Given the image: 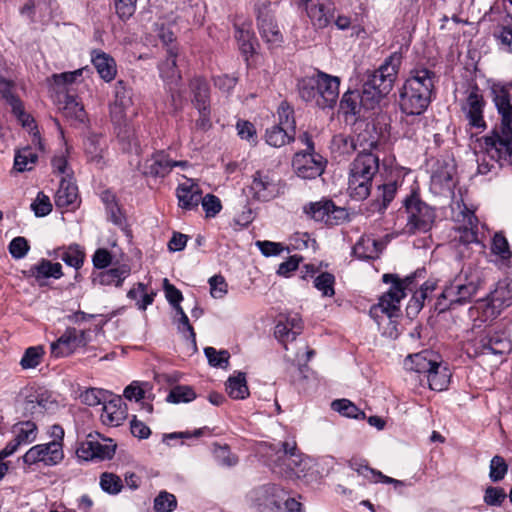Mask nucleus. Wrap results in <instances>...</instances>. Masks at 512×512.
<instances>
[{"label": "nucleus", "instance_id": "obj_1", "mask_svg": "<svg viewBox=\"0 0 512 512\" xmlns=\"http://www.w3.org/2000/svg\"><path fill=\"white\" fill-rule=\"evenodd\" d=\"M481 285L478 274L462 270L458 275L445 284L435 302L438 313L457 310L471 303Z\"/></svg>", "mask_w": 512, "mask_h": 512}, {"label": "nucleus", "instance_id": "obj_2", "mask_svg": "<svg viewBox=\"0 0 512 512\" xmlns=\"http://www.w3.org/2000/svg\"><path fill=\"white\" fill-rule=\"evenodd\" d=\"M378 134L374 125L366 124L364 132L358 134L359 152L350 165V174L373 179L379 171V157L372 153L378 147Z\"/></svg>", "mask_w": 512, "mask_h": 512}, {"label": "nucleus", "instance_id": "obj_3", "mask_svg": "<svg viewBox=\"0 0 512 512\" xmlns=\"http://www.w3.org/2000/svg\"><path fill=\"white\" fill-rule=\"evenodd\" d=\"M407 215L406 232L410 235L427 233L431 230L436 213L435 209L424 202L418 190L413 189L403 200Z\"/></svg>", "mask_w": 512, "mask_h": 512}, {"label": "nucleus", "instance_id": "obj_4", "mask_svg": "<svg viewBox=\"0 0 512 512\" xmlns=\"http://www.w3.org/2000/svg\"><path fill=\"white\" fill-rule=\"evenodd\" d=\"M507 138L505 129H503V120L499 127L493 129L490 135L483 138L485 151L477 155V172L481 175H486L496 168V164L503 166L504 164H512L508 156L504 154V145L500 146V142Z\"/></svg>", "mask_w": 512, "mask_h": 512}, {"label": "nucleus", "instance_id": "obj_5", "mask_svg": "<svg viewBox=\"0 0 512 512\" xmlns=\"http://www.w3.org/2000/svg\"><path fill=\"white\" fill-rule=\"evenodd\" d=\"M401 61L400 53H392L378 70L368 76L363 84V94L365 96H387L393 88Z\"/></svg>", "mask_w": 512, "mask_h": 512}, {"label": "nucleus", "instance_id": "obj_6", "mask_svg": "<svg viewBox=\"0 0 512 512\" xmlns=\"http://www.w3.org/2000/svg\"><path fill=\"white\" fill-rule=\"evenodd\" d=\"M116 448L117 445L112 439L101 437L99 433H90L85 440L78 443L76 455L84 461L111 460Z\"/></svg>", "mask_w": 512, "mask_h": 512}, {"label": "nucleus", "instance_id": "obj_7", "mask_svg": "<svg viewBox=\"0 0 512 512\" xmlns=\"http://www.w3.org/2000/svg\"><path fill=\"white\" fill-rule=\"evenodd\" d=\"M285 490L277 484H263L252 489L249 493L251 506L257 512H283L281 505Z\"/></svg>", "mask_w": 512, "mask_h": 512}, {"label": "nucleus", "instance_id": "obj_8", "mask_svg": "<svg viewBox=\"0 0 512 512\" xmlns=\"http://www.w3.org/2000/svg\"><path fill=\"white\" fill-rule=\"evenodd\" d=\"M64 458L63 445L59 441H51L32 446L22 456L28 466L42 463L44 466H55Z\"/></svg>", "mask_w": 512, "mask_h": 512}, {"label": "nucleus", "instance_id": "obj_9", "mask_svg": "<svg viewBox=\"0 0 512 512\" xmlns=\"http://www.w3.org/2000/svg\"><path fill=\"white\" fill-rule=\"evenodd\" d=\"M340 78L318 71L314 76L302 79L299 82V91L308 96H338Z\"/></svg>", "mask_w": 512, "mask_h": 512}, {"label": "nucleus", "instance_id": "obj_10", "mask_svg": "<svg viewBox=\"0 0 512 512\" xmlns=\"http://www.w3.org/2000/svg\"><path fill=\"white\" fill-rule=\"evenodd\" d=\"M327 160L315 151L296 152L292 159V167L296 175L302 179H315L321 176Z\"/></svg>", "mask_w": 512, "mask_h": 512}, {"label": "nucleus", "instance_id": "obj_11", "mask_svg": "<svg viewBox=\"0 0 512 512\" xmlns=\"http://www.w3.org/2000/svg\"><path fill=\"white\" fill-rule=\"evenodd\" d=\"M456 165L452 162L437 161L431 175V187L439 194H453L457 184Z\"/></svg>", "mask_w": 512, "mask_h": 512}, {"label": "nucleus", "instance_id": "obj_12", "mask_svg": "<svg viewBox=\"0 0 512 512\" xmlns=\"http://www.w3.org/2000/svg\"><path fill=\"white\" fill-rule=\"evenodd\" d=\"M11 432L14 437L4 447V454H14L21 446L33 443L37 439L38 426L31 420L19 421L12 426Z\"/></svg>", "mask_w": 512, "mask_h": 512}, {"label": "nucleus", "instance_id": "obj_13", "mask_svg": "<svg viewBox=\"0 0 512 512\" xmlns=\"http://www.w3.org/2000/svg\"><path fill=\"white\" fill-rule=\"evenodd\" d=\"M254 199L268 201L279 194L278 183L269 171H256L249 186Z\"/></svg>", "mask_w": 512, "mask_h": 512}, {"label": "nucleus", "instance_id": "obj_14", "mask_svg": "<svg viewBox=\"0 0 512 512\" xmlns=\"http://www.w3.org/2000/svg\"><path fill=\"white\" fill-rule=\"evenodd\" d=\"M341 98L339 103V113L344 117V120L348 124H355L359 120H365L367 118L368 108L366 107L368 102L379 104V98Z\"/></svg>", "mask_w": 512, "mask_h": 512}, {"label": "nucleus", "instance_id": "obj_15", "mask_svg": "<svg viewBox=\"0 0 512 512\" xmlns=\"http://www.w3.org/2000/svg\"><path fill=\"white\" fill-rule=\"evenodd\" d=\"M433 88L434 74L427 69H420L406 81L401 96H429Z\"/></svg>", "mask_w": 512, "mask_h": 512}, {"label": "nucleus", "instance_id": "obj_16", "mask_svg": "<svg viewBox=\"0 0 512 512\" xmlns=\"http://www.w3.org/2000/svg\"><path fill=\"white\" fill-rule=\"evenodd\" d=\"M23 274L26 278H33L42 287L47 285L49 278L60 279L63 276V271L60 263L42 258L38 263L23 271Z\"/></svg>", "mask_w": 512, "mask_h": 512}, {"label": "nucleus", "instance_id": "obj_17", "mask_svg": "<svg viewBox=\"0 0 512 512\" xmlns=\"http://www.w3.org/2000/svg\"><path fill=\"white\" fill-rule=\"evenodd\" d=\"M145 177L164 178L171 172V157L167 150H157L141 166Z\"/></svg>", "mask_w": 512, "mask_h": 512}, {"label": "nucleus", "instance_id": "obj_18", "mask_svg": "<svg viewBox=\"0 0 512 512\" xmlns=\"http://www.w3.org/2000/svg\"><path fill=\"white\" fill-rule=\"evenodd\" d=\"M12 107V112L17 121L23 128H26L31 135V143L40 151H44V144L38 130L35 119L24 110V106L20 98H8Z\"/></svg>", "mask_w": 512, "mask_h": 512}, {"label": "nucleus", "instance_id": "obj_19", "mask_svg": "<svg viewBox=\"0 0 512 512\" xmlns=\"http://www.w3.org/2000/svg\"><path fill=\"white\" fill-rule=\"evenodd\" d=\"M440 355L432 350H423L419 353L409 355L405 361V367L425 377L440 364Z\"/></svg>", "mask_w": 512, "mask_h": 512}, {"label": "nucleus", "instance_id": "obj_20", "mask_svg": "<svg viewBox=\"0 0 512 512\" xmlns=\"http://www.w3.org/2000/svg\"><path fill=\"white\" fill-rule=\"evenodd\" d=\"M335 6L332 0H310L306 8L308 17L317 28H325L334 17Z\"/></svg>", "mask_w": 512, "mask_h": 512}, {"label": "nucleus", "instance_id": "obj_21", "mask_svg": "<svg viewBox=\"0 0 512 512\" xmlns=\"http://www.w3.org/2000/svg\"><path fill=\"white\" fill-rule=\"evenodd\" d=\"M482 353L503 355L512 349V343L505 330L489 331L479 341Z\"/></svg>", "mask_w": 512, "mask_h": 512}, {"label": "nucleus", "instance_id": "obj_22", "mask_svg": "<svg viewBox=\"0 0 512 512\" xmlns=\"http://www.w3.org/2000/svg\"><path fill=\"white\" fill-rule=\"evenodd\" d=\"M84 151L87 161L97 168L103 169L106 166L104 154L107 151V144L102 134L91 132L84 140Z\"/></svg>", "mask_w": 512, "mask_h": 512}, {"label": "nucleus", "instance_id": "obj_23", "mask_svg": "<svg viewBox=\"0 0 512 512\" xmlns=\"http://www.w3.org/2000/svg\"><path fill=\"white\" fill-rule=\"evenodd\" d=\"M127 417V408L120 396L106 400L103 403L101 421L111 427L120 426Z\"/></svg>", "mask_w": 512, "mask_h": 512}, {"label": "nucleus", "instance_id": "obj_24", "mask_svg": "<svg viewBox=\"0 0 512 512\" xmlns=\"http://www.w3.org/2000/svg\"><path fill=\"white\" fill-rule=\"evenodd\" d=\"M176 196L179 207L189 211L198 207L202 200V190L198 184L188 179L186 182L180 183L177 186Z\"/></svg>", "mask_w": 512, "mask_h": 512}, {"label": "nucleus", "instance_id": "obj_25", "mask_svg": "<svg viewBox=\"0 0 512 512\" xmlns=\"http://www.w3.org/2000/svg\"><path fill=\"white\" fill-rule=\"evenodd\" d=\"M495 101V105L500 113L503 120V129H505L507 138L504 142L502 141V146L504 145V154L508 156V159L512 161V104L510 102L511 98H493ZM501 146V143L499 144Z\"/></svg>", "mask_w": 512, "mask_h": 512}, {"label": "nucleus", "instance_id": "obj_26", "mask_svg": "<svg viewBox=\"0 0 512 512\" xmlns=\"http://www.w3.org/2000/svg\"><path fill=\"white\" fill-rule=\"evenodd\" d=\"M57 208L74 210L79 204L78 188L75 183L62 178L54 196Z\"/></svg>", "mask_w": 512, "mask_h": 512}, {"label": "nucleus", "instance_id": "obj_27", "mask_svg": "<svg viewBox=\"0 0 512 512\" xmlns=\"http://www.w3.org/2000/svg\"><path fill=\"white\" fill-rule=\"evenodd\" d=\"M258 27L262 38L272 46H279L283 36L269 11L258 10Z\"/></svg>", "mask_w": 512, "mask_h": 512}, {"label": "nucleus", "instance_id": "obj_28", "mask_svg": "<svg viewBox=\"0 0 512 512\" xmlns=\"http://www.w3.org/2000/svg\"><path fill=\"white\" fill-rule=\"evenodd\" d=\"M91 62L103 80L109 82L115 78L117 66L115 60L109 54L98 49L92 50Z\"/></svg>", "mask_w": 512, "mask_h": 512}, {"label": "nucleus", "instance_id": "obj_29", "mask_svg": "<svg viewBox=\"0 0 512 512\" xmlns=\"http://www.w3.org/2000/svg\"><path fill=\"white\" fill-rule=\"evenodd\" d=\"M76 328L68 327L64 333L50 345L51 355L56 358L67 357L77 348Z\"/></svg>", "mask_w": 512, "mask_h": 512}, {"label": "nucleus", "instance_id": "obj_30", "mask_svg": "<svg viewBox=\"0 0 512 512\" xmlns=\"http://www.w3.org/2000/svg\"><path fill=\"white\" fill-rule=\"evenodd\" d=\"M130 267L126 264L120 265L115 268L101 271L92 277L93 284L103 286L121 287L124 280L130 275Z\"/></svg>", "mask_w": 512, "mask_h": 512}, {"label": "nucleus", "instance_id": "obj_31", "mask_svg": "<svg viewBox=\"0 0 512 512\" xmlns=\"http://www.w3.org/2000/svg\"><path fill=\"white\" fill-rule=\"evenodd\" d=\"M117 141L120 148L125 153H138L140 151V141L136 135V130L131 123L114 128Z\"/></svg>", "mask_w": 512, "mask_h": 512}, {"label": "nucleus", "instance_id": "obj_32", "mask_svg": "<svg viewBox=\"0 0 512 512\" xmlns=\"http://www.w3.org/2000/svg\"><path fill=\"white\" fill-rule=\"evenodd\" d=\"M467 99V103L462 105V110L465 112L469 125L477 129H485L486 123L483 118L484 98Z\"/></svg>", "mask_w": 512, "mask_h": 512}, {"label": "nucleus", "instance_id": "obj_33", "mask_svg": "<svg viewBox=\"0 0 512 512\" xmlns=\"http://www.w3.org/2000/svg\"><path fill=\"white\" fill-rule=\"evenodd\" d=\"M89 73L90 69L86 66L70 72L53 74L51 76V83L58 89V92L68 91L69 87L80 83L84 75H88Z\"/></svg>", "mask_w": 512, "mask_h": 512}, {"label": "nucleus", "instance_id": "obj_34", "mask_svg": "<svg viewBox=\"0 0 512 512\" xmlns=\"http://www.w3.org/2000/svg\"><path fill=\"white\" fill-rule=\"evenodd\" d=\"M358 146V137L354 139V137L350 135L339 133L332 137L330 150L335 158L345 157L352 155Z\"/></svg>", "mask_w": 512, "mask_h": 512}, {"label": "nucleus", "instance_id": "obj_35", "mask_svg": "<svg viewBox=\"0 0 512 512\" xmlns=\"http://www.w3.org/2000/svg\"><path fill=\"white\" fill-rule=\"evenodd\" d=\"M295 136L296 134L291 129L274 124L266 129L265 141L272 147L280 148L295 141Z\"/></svg>", "mask_w": 512, "mask_h": 512}, {"label": "nucleus", "instance_id": "obj_36", "mask_svg": "<svg viewBox=\"0 0 512 512\" xmlns=\"http://www.w3.org/2000/svg\"><path fill=\"white\" fill-rule=\"evenodd\" d=\"M57 257L67 266L78 271L84 264L86 254L80 245L71 244L68 247L59 248L57 250Z\"/></svg>", "mask_w": 512, "mask_h": 512}, {"label": "nucleus", "instance_id": "obj_37", "mask_svg": "<svg viewBox=\"0 0 512 512\" xmlns=\"http://www.w3.org/2000/svg\"><path fill=\"white\" fill-rule=\"evenodd\" d=\"M372 180L370 178L357 177L349 173L348 191L352 199L363 201L368 198L371 193Z\"/></svg>", "mask_w": 512, "mask_h": 512}, {"label": "nucleus", "instance_id": "obj_38", "mask_svg": "<svg viewBox=\"0 0 512 512\" xmlns=\"http://www.w3.org/2000/svg\"><path fill=\"white\" fill-rule=\"evenodd\" d=\"M330 208H333V201L323 198L320 201L309 202L304 205L303 212L308 218L316 222H323L327 225Z\"/></svg>", "mask_w": 512, "mask_h": 512}, {"label": "nucleus", "instance_id": "obj_39", "mask_svg": "<svg viewBox=\"0 0 512 512\" xmlns=\"http://www.w3.org/2000/svg\"><path fill=\"white\" fill-rule=\"evenodd\" d=\"M397 189L398 186L396 181L379 185V195L377 199L372 203L373 210L383 214L390 205V203L394 200L397 193Z\"/></svg>", "mask_w": 512, "mask_h": 512}, {"label": "nucleus", "instance_id": "obj_40", "mask_svg": "<svg viewBox=\"0 0 512 512\" xmlns=\"http://www.w3.org/2000/svg\"><path fill=\"white\" fill-rule=\"evenodd\" d=\"M132 105V98H115L110 104V117L115 127L130 123L128 121L127 110Z\"/></svg>", "mask_w": 512, "mask_h": 512}, {"label": "nucleus", "instance_id": "obj_41", "mask_svg": "<svg viewBox=\"0 0 512 512\" xmlns=\"http://www.w3.org/2000/svg\"><path fill=\"white\" fill-rule=\"evenodd\" d=\"M38 161V155L31 146L19 149L14 157V169L17 172L31 171Z\"/></svg>", "mask_w": 512, "mask_h": 512}, {"label": "nucleus", "instance_id": "obj_42", "mask_svg": "<svg viewBox=\"0 0 512 512\" xmlns=\"http://www.w3.org/2000/svg\"><path fill=\"white\" fill-rule=\"evenodd\" d=\"M192 105L199 113L195 126L197 129L207 131L212 126L210 98H193Z\"/></svg>", "mask_w": 512, "mask_h": 512}, {"label": "nucleus", "instance_id": "obj_43", "mask_svg": "<svg viewBox=\"0 0 512 512\" xmlns=\"http://www.w3.org/2000/svg\"><path fill=\"white\" fill-rule=\"evenodd\" d=\"M235 38L238 42L239 49L244 55L252 54L255 50V38L251 31L250 24L236 25Z\"/></svg>", "mask_w": 512, "mask_h": 512}, {"label": "nucleus", "instance_id": "obj_44", "mask_svg": "<svg viewBox=\"0 0 512 512\" xmlns=\"http://www.w3.org/2000/svg\"><path fill=\"white\" fill-rule=\"evenodd\" d=\"M226 391L233 399H245L249 395L245 373L239 372L236 376L229 377Z\"/></svg>", "mask_w": 512, "mask_h": 512}, {"label": "nucleus", "instance_id": "obj_45", "mask_svg": "<svg viewBox=\"0 0 512 512\" xmlns=\"http://www.w3.org/2000/svg\"><path fill=\"white\" fill-rule=\"evenodd\" d=\"M431 98H400V110L406 116H419L430 105Z\"/></svg>", "mask_w": 512, "mask_h": 512}, {"label": "nucleus", "instance_id": "obj_46", "mask_svg": "<svg viewBox=\"0 0 512 512\" xmlns=\"http://www.w3.org/2000/svg\"><path fill=\"white\" fill-rule=\"evenodd\" d=\"M490 250L502 263H508L512 258L509 242L502 231L496 232L492 237Z\"/></svg>", "mask_w": 512, "mask_h": 512}, {"label": "nucleus", "instance_id": "obj_47", "mask_svg": "<svg viewBox=\"0 0 512 512\" xmlns=\"http://www.w3.org/2000/svg\"><path fill=\"white\" fill-rule=\"evenodd\" d=\"M167 54V59L164 62H161L158 66L159 73L162 79L171 80V82H174L177 78H179L178 70L176 68V48L168 47Z\"/></svg>", "mask_w": 512, "mask_h": 512}, {"label": "nucleus", "instance_id": "obj_48", "mask_svg": "<svg viewBox=\"0 0 512 512\" xmlns=\"http://www.w3.org/2000/svg\"><path fill=\"white\" fill-rule=\"evenodd\" d=\"M450 373L447 367L442 366V361L437 369H433L431 373L427 374L426 378L429 388L434 391L445 390L449 384Z\"/></svg>", "mask_w": 512, "mask_h": 512}, {"label": "nucleus", "instance_id": "obj_49", "mask_svg": "<svg viewBox=\"0 0 512 512\" xmlns=\"http://www.w3.org/2000/svg\"><path fill=\"white\" fill-rule=\"evenodd\" d=\"M77 99L78 98H64V101H59L58 104H63L60 109L65 117L75 119L79 122H84L86 118L84 105Z\"/></svg>", "mask_w": 512, "mask_h": 512}, {"label": "nucleus", "instance_id": "obj_50", "mask_svg": "<svg viewBox=\"0 0 512 512\" xmlns=\"http://www.w3.org/2000/svg\"><path fill=\"white\" fill-rule=\"evenodd\" d=\"M99 486L103 492L109 495H117L122 491L124 484L117 474L103 472L99 476Z\"/></svg>", "mask_w": 512, "mask_h": 512}, {"label": "nucleus", "instance_id": "obj_51", "mask_svg": "<svg viewBox=\"0 0 512 512\" xmlns=\"http://www.w3.org/2000/svg\"><path fill=\"white\" fill-rule=\"evenodd\" d=\"M377 244L376 240L362 236L353 246L352 253L360 260L374 259Z\"/></svg>", "mask_w": 512, "mask_h": 512}, {"label": "nucleus", "instance_id": "obj_52", "mask_svg": "<svg viewBox=\"0 0 512 512\" xmlns=\"http://www.w3.org/2000/svg\"><path fill=\"white\" fill-rule=\"evenodd\" d=\"M331 408L342 416L354 419H364L365 412L359 409L353 402L348 399H337L331 403Z\"/></svg>", "mask_w": 512, "mask_h": 512}, {"label": "nucleus", "instance_id": "obj_53", "mask_svg": "<svg viewBox=\"0 0 512 512\" xmlns=\"http://www.w3.org/2000/svg\"><path fill=\"white\" fill-rule=\"evenodd\" d=\"M197 397L194 389L189 385L174 386L166 397L168 403L179 404L189 403Z\"/></svg>", "mask_w": 512, "mask_h": 512}, {"label": "nucleus", "instance_id": "obj_54", "mask_svg": "<svg viewBox=\"0 0 512 512\" xmlns=\"http://www.w3.org/2000/svg\"><path fill=\"white\" fill-rule=\"evenodd\" d=\"M382 281L386 284H391L389 290L384 294L391 301L392 299H396L401 301L405 296L404 283L402 279L397 274L386 273L382 276Z\"/></svg>", "mask_w": 512, "mask_h": 512}, {"label": "nucleus", "instance_id": "obj_55", "mask_svg": "<svg viewBox=\"0 0 512 512\" xmlns=\"http://www.w3.org/2000/svg\"><path fill=\"white\" fill-rule=\"evenodd\" d=\"M278 123L276 125L291 129L296 134V120L294 108L286 101H282L277 110Z\"/></svg>", "mask_w": 512, "mask_h": 512}, {"label": "nucleus", "instance_id": "obj_56", "mask_svg": "<svg viewBox=\"0 0 512 512\" xmlns=\"http://www.w3.org/2000/svg\"><path fill=\"white\" fill-rule=\"evenodd\" d=\"M335 276L330 272H322L314 279V287L321 292L323 297L335 295Z\"/></svg>", "mask_w": 512, "mask_h": 512}, {"label": "nucleus", "instance_id": "obj_57", "mask_svg": "<svg viewBox=\"0 0 512 512\" xmlns=\"http://www.w3.org/2000/svg\"><path fill=\"white\" fill-rule=\"evenodd\" d=\"M204 354L212 367L227 368L230 354L227 350H216L214 347L204 348Z\"/></svg>", "mask_w": 512, "mask_h": 512}, {"label": "nucleus", "instance_id": "obj_58", "mask_svg": "<svg viewBox=\"0 0 512 512\" xmlns=\"http://www.w3.org/2000/svg\"><path fill=\"white\" fill-rule=\"evenodd\" d=\"M44 355V349L42 346H32L25 350L20 365L23 369L36 368Z\"/></svg>", "mask_w": 512, "mask_h": 512}, {"label": "nucleus", "instance_id": "obj_59", "mask_svg": "<svg viewBox=\"0 0 512 512\" xmlns=\"http://www.w3.org/2000/svg\"><path fill=\"white\" fill-rule=\"evenodd\" d=\"M109 393L106 390L98 388H88L83 391L79 398L81 402L88 406H97L103 404L109 397Z\"/></svg>", "mask_w": 512, "mask_h": 512}, {"label": "nucleus", "instance_id": "obj_60", "mask_svg": "<svg viewBox=\"0 0 512 512\" xmlns=\"http://www.w3.org/2000/svg\"><path fill=\"white\" fill-rule=\"evenodd\" d=\"M177 507V499L175 495L161 491L154 499L155 512H172Z\"/></svg>", "mask_w": 512, "mask_h": 512}, {"label": "nucleus", "instance_id": "obj_61", "mask_svg": "<svg viewBox=\"0 0 512 512\" xmlns=\"http://www.w3.org/2000/svg\"><path fill=\"white\" fill-rule=\"evenodd\" d=\"M508 471V464L502 456L495 455L490 461L489 477L493 482L504 479Z\"/></svg>", "mask_w": 512, "mask_h": 512}, {"label": "nucleus", "instance_id": "obj_62", "mask_svg": "<svg viewBox=\"0 0 512 512\" xmlns=\"http://www.w3.org/2000/svg\"><path fill=\"white\" fill-rule=\"evenodd\" d=\"M214 456L219 465L232 467L238 463V457L230 451L228 445H214Z\"/></svg>", "mask_w": 512, "mask_h": 512}, {"label": "nucleus", "instance_id": "obj_63", "mask_svg": "<svg viewBox=\"0 0 512 512\" xmlns=\"http://www.w3.org/2000/svg\"><path fill=\"white\" fill-rule=\"evenodd\" d=\"M31 209L36 217L47 216L52 211L50 198L42 191L38 192L36 199L31 204Z\"/></svg>", "mask_w": 512, "mask_h": 512}, {"label": "nucleus", "instance_id": "obj_64", "mask_svg": "<svg viewBox=\"0 0 512 512\" xmlns=\"http://www.w3.org/2000/svg\"><path fill=\"white\" fill-rule=\"evenodd\" d=\"M30 245L25 237L18 236L11 240L8 246L9 253L14 259H22L29 252Z\"/></svg>", "mask_w": 512, "mask_h": 512}]
</instances>
